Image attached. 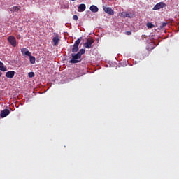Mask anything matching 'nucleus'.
I'll return each instance as SVG.
<instances>
[{"mask_svg": "<svg viewBox=\"0 0 179 179\" xmlns=\"http://www.w3.org/2000/svg\"><path fill=\"white\" fill-rule=\"evenodd\" d=\"M0 100H1V97H0Z\"/></svg>", "mask_w": 179, "mask_h": 179, "instance_id": "23", "label": "nucleus"}, {"mask_svg": "<svg viewBox=\"0 0 179 179\" xmlns=\"http://www.w3.org/2000/svg\"><path fill=\"white\" fill-rule=\"evenodd\" d=\"M103 9L104 12L106 13H107L108 15H114V11L113 10V8H111L110 7L103 6Z\"/></svg>", "mask_w": 179, "mask_h": 179, "instance_id": "7", "label": "nucleus"}, {"mask_svg": "<svg viewBox=\"0 0 179 179\" xmlns=\"http://www.w3.org/2000/svg\"><path fill=\"white\" fill-rule=\"evenodd\" d=\"M93 43H94V39H93V38H89L87 40V42L84 43L83 46L85 47V48H92V47H93Z\"/></svg>", "mask_w": 179, "mask_h": 179, "instance_id": "2", "label": "nucleus"}, {"mask_svg": "<svg viewBox=\"0 0 179 179\" xmlns=\"http://www.w3.org/2000/svg\"><path fill=\"white\" fill-rule=\"evenodd\" d=\"M34 72H29V73H28V76H29V78H34Z\"/></svg>", "mask_w": 179, "mask_h": 179, "instance_id": "19", "label": "nucleus"}, {"mask_svg": "<svg viewBox=\"0 0 179 179\" xmlns=\"http://www.w3.org/2000/svg\"><path fill=\"white\" fill-rule=\"evenodd\" d=\"M73 20H78V19H79V17H78V15H74L73 16Z\"/></svg>", "mask_w": 179, "mask_h": 179, "instance_id": "20", "label": "nucleus"}, {"mask_svg": "<svg viewBox=\"0 0 179 179\" xmlns=\"http://www.w3.org/2000/svg\"><path fill=\"white\" fill-rule=\"evenodd\" d=\"M71 59L69 61L70 64H78V62H80V58H82V56L79 55V53H77L76 55L72 54L71 55Z\"/></svg>", "mask_w": 179, "mask_h": 179, "instance_id": "1", "label": "nucleus"}, {"mask_svg": "<svg viewBox=\"0 0 179 179\" xmlns=\"http://www.w3.org/2000/svg\"><path fill=\"white\" fill-rule=\"evenodd\" d=\"M0 71H2L3 72H6V67H5V65L1 61H0Z\"/></svg>", "mask_w": 179, "mask_h": 179, "instance_id": "15", "label": "nucleus"}, {"mask_svg": "<svg viewBox=\"0 0 179 179\" xmlns=\"http://www.w3.org/2000/svg\"><path fill=\"white\" fill-rule=\"evenodd\" d=\"M125 34H126V36H131V34H132V32L131 31H126Z\"/></svg>", "mask_w": 179, "mask_h": 179, "instance_id": "21", "label": "nucleus"}, {"mask_svg": "<svg viewBox=\"0 0 179 179\" xmlns=\"http://www.w3.org/2000/svg\"><path fill=\"white\" fill-rule=\"evenodd\" d=\"M1 71H0V78H1Z\"/></svg>", "mask_w": 179, "mask_h": 179, "instance_id": "22", "label": "nucleus"}, {"mask_svg": "<svg viewBox=\"0 0 179 179\" xmlns=\"http://www.w3.org/2000/svg\"><path fill=\"white\" fill-rule=\"evenodd\" d=\"M52 41H53V45L57 47V45H58V44L59 43V36H56L53 37Z\"/></svg>", "mask_w": 179, "mask_h": 179, "instance_id": "11", "label": "nucleus"}, {"mask_svg": "<svg viewBox=\"0 0 179 179\" xmlns=\"http://www.w3.org/2000/svg\"><path fill=\"white\" fill-rule=\"evenodd\" d=\"M86 10L85 4H80L78 8V12H85Z\"/></svg>", "mask_w": 179, "mask_h": 179, "instance_id": "13", "label": "nucleus"}, {"mask_svg": "<svg viewBox=\"0 0 179 179\" xmlns=\"http://www.w3.org/2000/svg\"><path fill=\"white\" fill-rule=\"evenodd\" d=\"M85 51L86 50L85 49H80V51L78 52V54H79V55L82 57V55L85 54Z\"/></svg>", "mask_w": 179, "mask_h": 179, "instance_id": "18", "label": "nucleus"}, {"mask_svg": "<svg viewBox=\"0 0 179 179\" xmlns=\"http://www.w3.org/2000/svg\"><path fill=\"white\" fill-rule=\"evenodd\" d=\"M10 113V112L8 109H4L1 112L0 115L1 118H5V117H8V115H9Z\"/></svg>", "mask_w": 179, "mask_h": 179, "instance_id": "8", "label": "nucleus"}, {"mask_svg": "<svg viewBox=\"0 0 179 179\" xmlns=\"http://www.w3.org/2000/svg\"><path fill=\"white\" fill-rule=\"evenodd\" d=\"M21 52L22 55H27V57H30V55L31 54L27 49L22 48L21 49Z\"/></svg>", "mask_w": 179, "mask_h": 179, "instance_id": "14", "label": "nucleus"}, {"mask_svg": "<svg viewBox=\"0 0 179 179\" xmlns=\"http://www.w3.org/2000/svg\"><path fill=\"white\" fill-rule=\"evenodd\" d=\"M8 43H10L11 45H13V47H16L17 43H16V38H15V36H8Z\"/></svg>", "mask_w": 179, "mask_h": 179, "instance_id": "4", "label": "nucleus"}, {"mask_svg": "<svg viewBox=\"0 0 179 179\" xmlns=\"http://www.w3.org/2000/svg\"><path fill=\"white\" fill-rule=\"evenodd\" d=\"M15 76V71H10L6 73V77L12 79Z\"/></svg>", "mask_w": 179, "mask_h": 179, "instance_id": "9", "label": "nucleus"}, {"mask_svg": "<svg viewBox=\"0 0 179 179\" xmlns=\"http://www.w3.org/2000/svg\"><path fill=\"white\" fill-rule=\"evenodd\" d=\"M120 16L122 17H124V18L129 17L131 19V18L134 17V16H135V14H134L133 13H131V12H129V13L122 12V13H121Z\"/></svg>", "mask_w": 179, "mask_h": 179, "instance_id": "6", "label": "nucleus"}, {"mask_svg": "<svg viewBox=\"0 0 179 179\" xmlns=\"http://www.w3.org/2000/svg\"><path fill=\"white\" fill-rule=\"evenodd\" d=\"M146 26L148 29H153L155 27V25L152 22H148Z\"/></svg>", "mask_w": 179, "mask_h": 179, "instance_id": "17", "label": "nucleus"}, {"mask_svg": "<svg viewBox=\"0 0 179 179\" xmlns=\"http://www.w3.org/2000/svg\"><path fill=\"white\" fill-rule=\"evenodd\" d=\"M162 8H166V3L159 2L153 7V10H159V9H162Z\"/></svg>", "mask_w": 179, "mask_h": 179, "instance_id": "5", "label": "nucleus"}, {"mask_svg": "<svg viewBox=\"0 0 179 179\" xmlns=\"http://www.w3.org/2000/svg\"><path fill=\"white\" fill-rule=\"evenodd\" d=\"M20 9H22V7L15 6L12 8H10L9 10L12 12V13H15V12H17L18 10H20Z\"/></svg>", "mask_w": 179, "mask_h": 179, "instance_id": "10", "label": "nucleus"}, {"mask_svg": "<svg viewBox=\"0 0 179 179\" xmlns=\"http://www.w3.org/2000/svg\"><path fill=\"white\" fill-rule=\"evenodd\" d=\"M29 61L31 64H36V57H34V56H31V54L30 55V56H29Z\"/></svg>", "mask_w": 179, "mask_h": 179, "instance_id": "16", "label": "nucleus"}, {"mask_svg": "<svg viewBox=\"0 0 179 179\" xmlns=\"http://www.w3.org/2000/svg\"><path fill=\"white\" fill-rule=\"evenodd\" d=\"M90 10L93 13H97L99 12V8L96 6L92 5L90 7Z\"/></svg>", "mask_w": 179, "mask_h": 179, "instance_id": "12", "label": "nucleus"}, {"mask_svg": "<svg viewBox=\"0 0 179 179\" xmlns=\"http://www.w3.org/2000/svg\"><path fill=\"white\" fill-rule=\"evenodd\" d=\"M80 38L76 40L73 45L72 52H78V51H79V45L80 44Z\"/></svg>", "mask_w": 179, "mask_h": 179, "instance_id": "3", "label": "nucleus"}]
</instances>
